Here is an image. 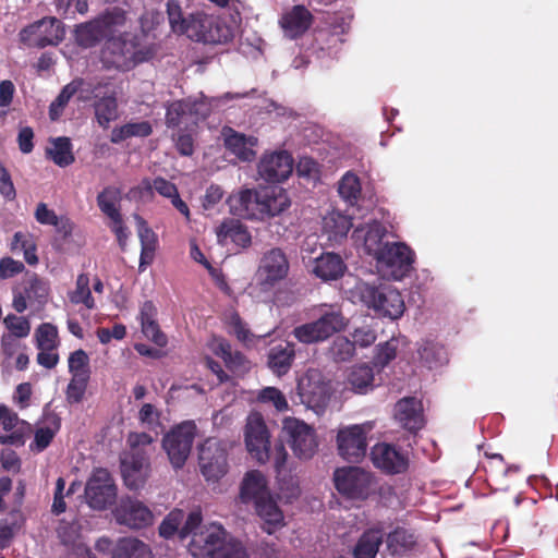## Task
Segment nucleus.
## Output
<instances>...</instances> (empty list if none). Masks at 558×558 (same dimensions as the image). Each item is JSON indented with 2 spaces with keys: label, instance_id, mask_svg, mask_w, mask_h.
<instances>
[{
  "label": "nucleus",
  "instance_id": "obj_1",
  "mask_svg": "<svg viewBox=\"0 0 558 558\" xmlns=\"http://www.w3.org/2000/svg\"><path fill=\"white\" fill-rule=\"evenodd\" d=\"M374 259L383 278L401 280L413 269L415 253L403 242H386Z\"/></svg>",
  "mask_w": 558,
  "mask_h": 558
},
{
  "label": "nucleus",
  "instance_id": "obj_2",
  "mask_svg": "<svg viewBox=\"0 0 558 558\" xmlns=\"http://www.w3.org/2000/svg\"><path fill=\"white\" fill-rule=\"evenodd\" d=\"M355 295L368 308L381 314H403L404 301L401 293L391 286L375 287L361 282L355 287Z\"/></svg>",
  "mask_w": 558,
  "mask_h": 558
},
{
  "label": "nucleus",
  "instance_id": "obj_3",
  "mask_svg": "<svg viewBox=\"0 0 558 558\" xmlns=\"http://www.w3.org/2000/svg\"><path fill=\"white\" fill-rule=\"evenodd\" d=\"M197 427L194 421H184L173 426L162 438V448L171 465L182 469L191 453Z\"/></svg>",
  "mask_w": 558,
  "mask_h": 558
},
{
  "label": "nucleus",
  "instance_id": "obj_4",
  "mask_svg": "<svg viewBox=\"0 0 558 558\" xmlns=\"http://www.w3.org/2000/svg\"><path fill=\"white\" fill-rule=\"evenodd\" d=\"M233 36L232 29L217 16L205 13L190 15L187 37L204 44H225Z\"/></svg>",
  "mask_w": 558,
  "mask_h": 558
},
{
  "label": "nucleus",
  "instance_id": "obj_5",
  "mask_svg": "<svg viewBox=\"0 0 558 558\" xmlns=\"http://www.w3.org/2000/svg\"><path fill=\"white\" fill-rule=\"evenodd\" d=\"M301 402L318 412L324 410L331 397L330 381L319 369L310 368L298 381Z\"/></svg>",
  "mask_w": 558,
  "mask_h": 558
},
{
  "label": "nucleus",
  "instance_id": "obj_6",
  "mask_svg": "<svg viewBox=\"0 0 558 558\" xmlns=\"http://www.w3.org/2000/svg\"><path fill=\"white\" fill-rule=\"evenodd\" d=\"M289 269L290 264L286 253L279 247L270 248L259 259L255 272L256 284L263 291H269L287 278Z\"/></svg>",
  "mask_w": 558,
  "mask_h": 558
},
{
  "label": "nucleus",
  "instance_id": "obj_7",
  "mask_svg": "<svg viewBox=\"0 0 558 558\" xmlns=\"http://www.w3.org/2000/svg\"><path fill=\"white\" fill-rule=\"evenodd\" d=\"M373 423L355 424L340 428L337 434V448L340 457L348 462L359 463L366 456L367 434Z\"/></svg>",
  "mask_w": 558,
  "mask_h": 558
},
{
  "label": "nucleus",
  "instance_id": "obj_8",
  "mask_svg": "<svg viewBox=\"0 0 558 558\" xmlns=\"http://www.w3.org/2000/svg\"><path fill=\"white\" fill-rule=\"evenodd\" d=\"M198 464L206 481L218 482L229 468L226 445L215 438L206 439L198 449Z\"/></svg>",
  "mask_w": 558,
  "mask_h": 558
},
{
  "label": "nucleus",
  "instance_id": "obj_9",
  "mask_svg": "<svg viewBox=\"0 0 558 558\" xmlns=\"http://www.w3.org/2000/svg\"><path fill=\"white\" fill-rule=\"evenodd\" d=\"M85 498L94 510H106L116 504L117 486L107 469L94 470L85 486Z\"/></svg>",
  "mask_w": 558,
  "mask_h": 558
},
{
  "label": "nucleus",
  "instance_id": "obj_10",
  "mask_svg": "<svg viewBox=\"0 0 558 558\" xmlns=\"http://www.w3.org/2000/svg\"><path fill=\"white\" fill-rule=\"evenodd\" d=\"M244 441L250 456L264 464L270 460V435L263 415L251 413L246 418Z\"/></svg>",
  "mask_w": 558,
  "mask_h": 558
},
{
  "label": "nucleus",
  "instance_id": "obj_11",
  "mask_svg": "<svg viewBox=\"0 0 558 558\" xmlns=\"http://www.w3.org/2000/svg\"><path fill=\"white\" fill-rule=\"evenodd\" d=\"M211 106L204 99L186 98L172 101L167 107L166 123L169 128L196 125L209 116Z\"/></svg>",
  "mask_w": 558,
  "mask_h": 558
},
{
  "label": "nucleus",
  "instance_id": "obj_12",
  "mask_svg": "<svg viewBox=\"0 0 558 558\" xmlns=\"http://www.w3.org/2000/svg\"><path fill=\"white\" fill-rule=\"evenodd\" d=\"M282 432L287 436L293 453L299 459H311L318 447L315 430L298 418H286Z\"/></svg>",
  "mask_w": 558,
  "mask_h": 558
},
{
  "label": "nucleus",
  "instance_id": "obj_13",
  "mask_svg": "<svg viewBox=\"0 0 558 558\" xmlns=\"http://www.w3.org/2000/svg\"><path fill=\"white\" fill-rule=\"evenodd\" d=\"M373 465L386 475L404 474L410 466L407 451L389 442H378L371 448Z\"/></svg>",
  "mask_w": 558,
  "mask_h": 558
},
{
  "label": "nucleus",
  "instance_id": "obj_14",
  "mask_svg": "<svg viewBox=\"0 0 558 558\" xmlns=\"http://www.w3.org/2000/svg\"><path fill=\"white\" fill-rule=\"evenodd\" d=\"M64 37L62 23L56 17H44L20 32V39L29 47L45 48L58 45Z\"/></svg>",
  "mask_w": 558,
  "mask_h": 558
},
{
  "label": "nucleus",
  "instance_id": "obj_15",
  "mask_svg": "<svg viewBox=\"0 0 558 558\" xmlns=\"http://www.w3.org/2000/svg\"><path fill=\"white\" fill-rule=\"evenodd\" d=\"M110 81L101 80L97 83H87L86 92L94 96V111L98 124L107 129L109 124L117 120L118 101L117 93L110 88Z\"/></svg>",
  "mask_w": 558,
  "mask_h": 558
},
{
  "label": "nucleus",
  "instance_id": "obj_16",
  "mask_svg": "<svg viewBox=\"0 0 558 558\" xmlns=\"http://www.w3.org/2000/svg\"><path fill=\"white\" fill-rule=\"evenodd\" d=\"M336 489L352 499H365L372 485L368 472L357 466L339 468L333 473Z\"/></svg>",
  "mask_w": 558,
  "mask_h": 558
},
{
  "label": "nucleus",
  "instance_id": "obj_17",
  "mask_svg": "<svg viewBox=\"0 0 558 558\" xmlns=\"http://www.w3.org/2000/svg\"><path fill=\"white\" fill-rule=\"evenodd\" d=\"M50 295L49 282L36 274L27 277L23 283V290L14 292L12 305L19 313L27 308L40 311L48 302Z\"/></svg>",
  "mask_w": 558,
  "mask_h": 558
},
{
  "label": "nucleus",
  "instance_id": "obj_18",
  "mask_svg": "<svg viewBox=\"0 0 558 558\" xmlns=\"http://www.w3.org/2000/svg\"><path fill=\"white\" fill-rule=\"evenodd\" d=\"M293 165V158L287 150L265 153L257 163V173L266 182L279 183L291 175Z\"/></svg>",
  "mask_w": 558,
  "mask_h": 558
},
{
  "label": "nucleus",
  "instance_id": "obj_19",
  "mask_svg": "<svg viewBox=\"0 0 558 558\" xmlns=\"http://www.w3.org/2000/svg\"><path fill=\"white\" fill-rule=\"evenodd\" d=\"M150 462L144 449H131L121 459V473L130 489L143 487L149 473Z\"/></svg>",
  "mask_w": 558,
  "mask_h": 558
},
{
  "label": "nucleus",
  "instance_id": "obj_20",
  "mask_svg": "<svg viewBox=\"0 0 558 558\" xmlns=\"http://www.w3.org/2000/svg\"><path fill=\"white\" fill-rule=\"evenodd\" d=\"M347 324L344 316H319L314 323L296 327L293 333L299 341L313 343L326 340L335 332L342 330Z\"/></svg>",
  "mask_w": 558,
  "mask_h": 558
},
{
  "label": "nucleus",
  "instance_id": "obj_21",
  "mask_svg": "<svg viewBox=\"0 0 558 558\" xmlns=\"http://www.w3.org/2000/svg\"><path fill=\"white\" fill-rule=\"evenodd\" d=\"M227 543V532L221 525L211 524L194 533L190 543L193 556L215 558Z\"/></svg>",
  "mask_w": 558,
  "mask_h": 558
},
{
  "label": "nucleus",
  "instance_id": "obj_22",
  "mask_svg": "<svg viewBox=\"0 0 558 558\" xmlns=\"http://www.w3.org/2000/svg\"><path fill=\"white\" fill-rule=\"evenodd\" d=\"M265 198L266 196L262 195V189H245L231 194L227 199V204L230 213L234 216L263 221L262 203Z\"/></svg>",
  "mask_w": 558,
  "mask_h": 558
},
{
  "label": "nucleus",
  "instance_id": "obj_23",
  "mask_svg": "<svg viewBox=\"0 0 558 558\" xmlns=\"http://www.w3.org/2000/svg\"><path fill=\"white\" fill-rule=\"evenodd\" d=\"M113 514L120 525H125L133 530H140L150 525L154 519L147 506L132 498L122 499L114 509Z\"/></svg>",
  "mask_w": 558,
  "mask_h": 558
},
{
  "label": "nucleus",
  "instance_id": "obj_24",
  "mask_svg": "<svg viewBox=\"0 0 558 558\" xmlns=\"http://www.w3.org/2000/svg\"><path fill=\"white\" fill-rule=\"evenodd\" d=\"M0 427L8 433L0 435L1 445L23 446L33 432L28 422L21 420L16 412L4 404H0Z\"/></svg>",
  "mask_w": 558,
  "mask_h": 558
},
{
  "label": "nucleus",
  "instance_id": "obj_25",
  "mask_svg": "<svg viewBox=\"0 0 558 558\" xmlns=\"http://www.w3.org/2000/svg\"><path fill=\"white\" fill-rule=\"evenodd\" d=\"M101 61L107 68L128 71L135 65L134 47L132 43L121 38H111L102 48Z\"/></svg>",
  "mask_w": 558,
  "mask_h": 558
},
{
  "label": "nucleus",
  "instance_id": "obj_26",
  "mask_svg": "<svg viewBox=\"0 0 558 558\" xmlns=\"http://www.w3.org/2000/svg\"><path fill=\"white\" fill-rule=\"evenodd\" d=\"M61 428V417L54 411L45 408L43 416L34 432V439L29 444V450L34 453H40L52 442Z\"/></svg>",
  "mask_w": 558,
  "mask_h": 558
},
{
  "label": "nucleus",
  "instance_id": "obj_27",
  "mask_svg": "<svg viewBox=\"0 0 558 558\" xmlns=\"http://www.w3.org/2000/svg\"><path fill=\"white\" fill-rule=\"evenodd\" d=\"M395 417L404 429L416 434L425 424L422 402L415 397L400 399L395 405Z\"/></svg>",
  "mask_w": 558,
  "mask_h": 558
},
{
  "label": "nucleus",
  "instance_id": "obj_28",
  "mask_svg": "<svg viewBox=\"0 0 558 558\" xmlns=\"http://www.w3.org/2000/svg\"><path fill=\"white\" fill-rule=\"evenodd\" d=\"M222 136L226 148L241 161L250 162L256 157L254 147L258 144V138L253 135H245L231 128H223Z\"/></svg>",
  "mask_w": 558,
  "mask_h": 558
},
{
  "label": "nucleus",
  "instance_id": "obj_29",
  "mask_svg": "<svg viewBox=\"0 0 558 558\" xmlns=\"http://www.w3.org/2000/svg\"><path fill=\"white\" fill-rule=\"evenodd\" d=\"M385 234V227L380 222L373 220L363 226L356 227L352 233V239L355 244L364 247L366 254L375 258L385 244L383 243Z\"/></svg>",
  "mask_w": 558,
  "mask_h": 558
},
{
  "label": "nucleus",
  "instance_id": "obj_30",
  "mask_svg": "<svg viewBox=\"0 0 558 558\" xmlns=\"http://www.w3.org/2000/svg\"><path fill=\"white\" fill-rule=\"evenodd\" d=\"M223 324L228 333L234 336L245 347L255 345L260 339L270 336L275 330V327H270L267 330L252 331L241 316H225Z\"/></svg>",
  "mask_w": 558,
  "mask_h": 558
},
{
  "label": "nucleus",
  "instance_id": "obj_31",
  "mask_svg": "<svg viewBox=\"0 0 558 558\" xmlns=\"http://www.w3.org/2000/svg\"><path fill=\"white\" fill-rule=\"evenodd\" d=\"M295 345L284 341L271 347L267 354V366L277 376L286 375L294 361Z\"/></svg>",
  "mask_w": 558,
  "mask_h": 558
},
{
  "label": "nucleus",
  "instance_id": "obj_32",
  "mask_svg": "<svg viewBox=\"0 0 558 558\" xmlns=\"http://www.w3.org/2000/svg\"><path fill=\"white\" fill-rule=\"evenodd\" d=\"M268 495L270 494L264 474L257 470L247 472L240 487V498L242 502L255 504L263 498L268 497Z\"/></svg>",
  "mask_w": 558,
  "mask_h": 558
},
{
  "label": "nucleus",
  "instance_id": "obj_33",
  "mask_svg": "<svg viewBox=\"0 0 558 558\" xmlns=\"http://www.w3.org/2000/svg\"><path fill=\"white\" fill-rule=\"evenodd\" d=\"M312 23V14L304 5H295L282 15L281 27L289 38L304 34Z\"/></svg>",
  "mask_w": 558,
  "mask_h": 558
},
{
  "label": "nucleus",
  "instance_id": "obj_34",
  "mask_svg": "<svg viewBox=\"0 0 558 558\" xmlns=\"http://www.w3.org/2000/svg\"><path fill=\"white\" fill-rule=\"evenodd\" d=\"M351 227V217L340 210L328 211L323 218V233L330 243H339L345 239Z\"/></svg>",
  "mask_w": 558,
  "mask_h": 558
},
{
  "label": "nucleus",
  "instance_id": "obj_35",
  "mask_svg": "<svg viewBox=\"0 0 558 558\" xmlns=\"http://www.w3.org/2000/svg\"><path fill=\"white\" fill-rule=\"evenodd\" d=\"M262 195L266 196L262 203L263 220L280 215L291 205L288 193L282 187H264Z\"/></svg>",
  "mask_w": 558,
  "mask_h": 558
},
{
  "label": "nucleus",
  "instance_id": "obj_36",
  "mask_svg": "<svg viewBox=\"0 0 558 558\" xmlns=\"http://www.w3.org/2000/svg\"><path fill=\"white\" fill-rule=\"evenodd\" d=\"M258 517L263 520V530L272 534L283 525V514L276 501L268 497L254 504Z\"/></svg>",
  "mask_w": 558,
  "mask_h": 558
},
{
  "label": "nucleus",
  "instance_id": "obj_37",
  "mask_svg": "<svg viewBox=\"0 0 558 558\" xmlns=\"http://www.w3.org/2000/svg\"><path fill=\"white\" fill-rule=\"evenodd\" d=\"M417 544L416 535L405 529L398 526L386 537L387 550L391 556L402 557L414 550Z\"/></svg>",
  "mask_w": 558,
  "mask_h": 558
},
{
  "label": "nucleus",
  "instance_id": "obj_38",
  "mask_svg": "<svg viewBox=\"0 0 558 558\" xmlns=\"http://www.w3.org/2000/svg\"><path fill=\"white\" fill-rule=\"evenodd\" d=\"M345 265L341 257L335 253H326L315 258L313 272L320 279L336 280L344 272Z\"/></svg>",
  "mask_w": 558,
  "mask_h": 558
},
{
  "label": "nucleus",
  "instance_id": "obj_39",
  "mask_svg": "<svg viewBox=\"0 0 558 558\" xmlns=\"http://www.w3.org/2000/svg\"><path fill=\"white\" fill-rule=\"evenodd\" d=\"M217 238L219 242L231 240L240 247H248L252 242V236L245 226L239 220L228 219L221 222L217 228Z\"/></svg>",
  "mask_w": 558,
  "mask_h": 558
},
{
  "label": "nucleus",
  "instance_id": "obj_40",
  "mask_svg": "<svg viewBox=\"0 0 558 558\" xmlns=\"http://www.w3.org/2000/svg\"><path fill=\"white\" fill-rule=\"evenodd\" d=\"M383 541L384 535L380 529L372 527L364 531L352 550L353 557L375 558Z\"/></svg>",
  "mask_w": 558,
  "mask_h": 558
},
{
  "label": "nucleus",
  "instance_id": "obj_41",
  "mask_svg": "<svg viewBox=\"0 0 558 558\" xmlns=\"http://www.w3.org/2000/svg\"><path fill=\"white\" fill-rule=\"evenodd\" d=\"M215 354L222 359L226 367L236 374L242 375L248 372L251 365L246 356L240 351H233L231 344L227 341H220L216 349Z\"/></svg>",
  "mask_w": 558,
  "mask_h": 558
},
{
  "label": "nucleus",
  "instance_id": "obj_42",
  "mask_svg": "<svg viewBox=\"0 0 558 558\" xmlns=\"http://www.w3.org/2000/svg\"><path fill=\"white\" fill-rule=\"evenodd\" d=\"M374 369L368 364L353 366L347 377V384L355 393H367L374 388Z\"/></svg>",
  "mask_w": 558,
  "mask_h": 558
},
{
  "label": "nucleus",
  "instance_id": "obj_43",
  "mask_svg": "<svg viewBox=\"0 0 558 558\" xmlns=\"http://www.w3.org/2000/svg\"><path fill=\"white\" fill-rule=\"evenodd\" d=\"M417 353L421 361L428 367L434 368L448 362L446 348L432 339H424L418 344Z\"/></svg>",
  "mask_w": 558,
  "mask_h": 558
},
{
  "label": "nucleus",
  "instance_id": "obj_44",
  "mask_svg": "<svg viewBox=\"0 0 558 558\" xmlns=\"http://www.w3.org/2000/svg\"><path fill=\"white\" fill-rule=\"evenodd\" d=\"M149 547L134 537H122L114 545L111 558H150Z\"/></svg>",
  "mask_w": 558,
  "mask_h": 558
},
{
  "label": "nucleus",
  "instance_id": "obj_45",
  "mask_svg": "<svg viewBox=\"0 0 558 558\" xmlns=\"http://www.w3.org/2000/svg\"><path fill=\"white\" fill-rule=\"evenodd\" d=\"M106 22L96 20L81 24L75 29V40L83 48H90L99 43L106 35Z\"/></svg>",
  "mask_w": 558,
  "mask_h": 558
},
{
  "label": "nucleus",
  "instance_id": "obj_46",
  "mask_svg": "<svg viewBox=\"0 0 558 558\" xmlns=\"http://www.w3.org/2000/svg\"><path fill=\"white\" fill-rule=\"evenodd\" d=\"M46 155L59 167H68L74 162L72 144L68 137L52 138L50 146L46 149Z\"/></svg>",
  "mask_w": 558,
  "mask_h": 558
},
{
  "label": "nucleus",
  "instance_id": "obj_47",
  "mask_svg": "<svg viewBox=\"0 0 558 558\" xmlns=\"http://www.w3.org/2000/svg\"><path fill=\"white\" fill-rule=\"evenodd\" d=\"M153 132L148 121L129 122L112 130L110 141L114 144L121 143L130 137H146Z\"/></svg>",
  "mask_w": 558,
  "mask_h": 558
},
{
  "label": "nucleus",
  "instance_id": "obj_48",
  "mask_svg": "<svg viewBox=\"0 0 558 558\" xmlns=\"http://www.w3.org/2000/svg\"><path fill=\"white\" fill-rule=\"evenodd\" d=\"M121 201V192L119 189L113 186L105 187L97 195V205L100 211L106 215L111 221L114 219L119 220L121 217L119 203Z\"/></svg>",
  "mask_w": 558,
  "mask_h": 558
},
{
  "label": "nucleus",
  "instance_id": "obj_49",
  "mask_svg": "<svg viewBox=\"0 0 558 558\" xmlns=\"http://www.w3.org/2000/svg\"><path fill=\"white\" fill-rule=\"evenodd\" d=\"M154 191L170 199L173 196H177L178 187L174 183L166 180L165 178L158 177L153 181L149 179H143L140 185L132 190V193L138 192L142 195L147 194L151 196Z\"/></svg>",
  "mask_w": 558,
  "mask_h": 558
},
{
  "label": "nucleus",
  "instance_id": "obj_50",
  "mask_svg": "<svg viewBox=\"0 0 558 558\" xmlns=\"http://www.w3.org/2000/svg\"><path fill=\"white\" fill-rule=\"evenodd\" d=\"M24 517L20 508L13 509L7 519L0 521V548L9 546L15 532L22 527Z\"/></svg>",
  "mask_w": 558,
  "mask_h": 558
},
{
  "label": "nucleus",
  "instance_id": "obj_51",
  "mask_svg": "<svg viewBox=\"0 0 558 558\" xmlns=\"http://www.w3.org/2000/svg\"><path fill=\"white\" fill-rule=\"evenodd\" d=\"M361 183L357 175L352 172H347L338 184V192L340 197L349 205L353 206L357 203L361 196Z\"/></svg>",
  "mask_w": 558,
  "mask_h": 558
},
{
  "label": "nucleus",
  "instance_id": "obj_52",
  "mask_svg": "<svg viewBox=\"0 0 558 558\" xmlns=\"http://www.w3.org/2000/svg\"><path fill=\"white\" fill-rule=\"evenodd\" d=\"M70 300L75 304H83L86 310L95 308V302L89 289V278L85 274L78 275L75 290L70 293Z\"/></svg>",
  "mask_w": 558,
  "mask_h": 558
},
{
  "label": "nucleus",
  "instance_id": "obj_53",
  "mask_svg": "<svg viewBox=\"0 0 558 558\" xmlns=\"http://www.w3.org/2000/svg\"><path fill=\"white\" fill-rule=\"evenodd\" d=\"M68 362L69 372L71 373L72 377H77V375H81L82 378L90 377L89 357L84 350L78 349L72 352Z\"/></svg>",
  "mask_w": 558,
  "mask_h": 558
},
{
  "label": "nucleus",
  "instance_id": "obj_54",
  "mask_svg": "<svg viewBox=\"0 0 558 558\" xmlns=\"http://www.w3.org/2000/svg\"><path fill=\"white\" fill-rule=\"evenodd\" d=\"M330 355L335 362H348L355 355L354 342L347 337H337L331 347Z\"/></svg>",
  "mask_w": 558,
  "mask_h": 558
},
{
  "label": "nucleus",
  "instance_id": "obj_55",
  "mask_svg": "<svg viewBox=\"0 0 558 558\" xmlns=\"http://www.w3.org/2000/svg\"><path fill=\"white\" fill-rule=\"evenodd\" d=\"M184 512L175 509L170 511L159 525V535L163 538H171L177 533L179 534V526L183 522Z\"/></svg>",
  "mask_w": 558,
  "mask_h": 558
},
{
  "label": "nucleus",
  "instance_id": "obj_56",
  "mask_svg": "<svg viewBox=\"0 0 558 558\" xmlns=\"http://www.w3.org/2000/svg\"><path fill=\"white\" fill-rule=\"evenodd\" d=\"M167 13L169 23L174 33L185 34L187 36V27L190 26V17L184 19L181 7L175 1H169L167 4Z\"/></svg>",
  "mask_w": 558,
  "mask_h": 558
},
{
  "label": "nucleus",
  "instance_id": "obj_57",
  "mask_svg": "<svg viewBox=\"0 0 558 558\" xmlns=\"http://www.w3.org/2000/svg\"><path fill=\"white\" fill-rule=\"evenodd\" d=\"M142 331L144 336L159 347L167 344V337L160 330L159 325L153 319V316H141Z\"/></svg>",
  "mask_w": 558,
  "mask_h": 558
},
{
  "label": "nucleus",
  "instance_id": "obj_58",
  "mask_svg": "<svg viewBox=\"0 0 558 558\" xmlns=\"http://www.w3.org/2000/svg\"><path fill=\"white\" fill-rule=\"evenodd\" d=\"M89 378H82L81 375L72 377L65 390L66 401L70 404L82 402Z\"/></svg>",
  "mask_w": 558,
  "mask_h": 558
},
{
  "label": "nucleus",
  "instance_id": "obj_59",
  "mask_svg": "<svg viewBox=\"0 0 558 558\" xmlns=\"http://www.w3.org/2000/svg\"><path fill=\"white\" fill-rule=\"evenodd\" d=\"M3 323L9 330L8 336L14 339L28 336L31 326L25 316H4Z\"/></svg>",
  "mask_w": 558,
  "mask_h": 558
},
{
  "label": "nucleus",
  "instance_id": "obj_60",
  "mask_svg": "<svg viewBox=\"0 0 558 558\" xmlns=\"http://www.w3.org/2000/svg\"><path fill=\"white\" fill-rule=\"evenodd\" d=\"M397 356V347L390 341L376 347V353L373 357V363L379 368L386 367Z\"/></svg>",
  "mask_w": 558,
  "mask_h": 558
},
{
  "label": "nucleus",
  "instance_id": "obj_61",
  "mask_svg": "<svg viewBox=\"0 0 558 558\" xmlns=\"http://www.w3.org/2000/svg\"><path fill=\"white\" fill-rule=\"evenodd\" d=\"M140 422L148 429L155 430L161 425L160 412L151 403H144L138 412Z\"/></svg>",
  "mask_w": 558,
  "mask_h": 558
},
{
  "label": "nucleus",
  "instance_id": "obj_62",
  "mask_svg": "<svg viewBox=\"0 0 558 558\" xmlns=\"http://www.w3.org/2000/svg\"><path fill=\"white\" fill-rule=\"evenodd\" d=\"M134 220L137 225V234L140 238L141 246L156 247L157 246V235L153 231V229L147 225L145 219L140 215H134Z\"/></svg>",
  "mask_w": 558,
  "mask_h": 558
},
{
  "label": "nucleus",
  "instance_id": "obj_63",
  "mask_svg": "<svg viewBox=\"0 0 558 558\" xmlns=\"http://www.w3.org/2000/svg\"><path fill=\"white\" fill-rule=\"evenodd\" d=\"M38 347L41 350H51L58 336L57 328L51 324H43L37 329Z\"/></svg>",
  "mask_w": 558,
  "mask_h": 558
},
{
  "label": "nucleus",
  "instance_id": "obj_64",
  "mask_svg": "<svg viewBox=\"0 0 558 558\" xmlns=\"http://www.w3.org/2000/svg\"><path fill=\"white\" fill-rule=\"evenodd\" d=\"M0 465L4 471L17 474L21 472L22 461L14 450L5 448L0 451Z\"/></svg>",
  "mask_w": 558,
  "mask_h": 558
}]
</instances>
